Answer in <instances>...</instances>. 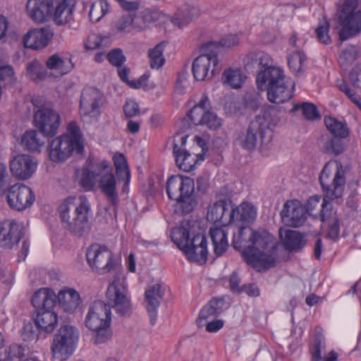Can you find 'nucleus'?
Here are the masks:
<instances>
[{
  "mask_svg": "<svg viewBox=\"0 0 361 361\" xmlns=\"http://www.w3.org/2000/svg\"><path fill=\"white\" fill-rule=\"evenodd\" d=\"M106 295L107 303L102 300L93 302L87 309L84 321L85 326L94 334L92 339L96 344L105 343L111 337V307L121 316H129L132 311L126 290L119 282L111 283Z\"/></svg>",
  "mask_w": 361,
  "mask_h": 361,
  "instance_id": "1",
  "label": "nucleus"
},
{
  "mask_svg": "<svg viewBox=\"0 0 361 361\" xmlns=\"http://www.w3.org/2000/svg\"><path fill=\"white\" fill-rule=\"evenodd\" d=\"M59 209L63 227L71 234L82 237L89 232V219L92 212L91 204L85 195L66 198Z\"/></svg>",
  "mask_w": 361,
  "mask_h": 361,
  "instance_id": "2",
  "label": "nucleus"
},
{
  "mask_svg": "<svg viewBox=\"0 0 361 361\" xmlns=\"http://www.w3.org/2000/svg\"><path fill=\"white\" fill-rule=\"evenodd\" d=\"M247 264L268 269L276 266L277 245L274 237L267 231H255L252 244L243 251Z\"/></svg>",
  "mask_w": 361,
  "mask_h": 361,
  "instance_id": "3",
  "label": "nucleus"
},
{
  "mask_svg": "<svg viewBox=\"0 0 361 361\" xmlns=\"http://www.w3.org/2000/svg\"><path fill=\"white\" fill-rule=\"evenodd\" d=\"M194 181L189 177L172 176L166 182V193L176 202L175 212L182 215L193 211L197 205L194 195Z\"/></svg>",
  "mask_w": 361,
  "mask_h": 361,
  "instance_id": "4",
  "label": "nucleus"
},
{
  "mask_svg": "<svg viewBox=\"0 0 361 361\" xmlns=\"http://www.w3.org/2000/svg\"><path fill=\"white\" fill-rule=\"evenodd\" d=\"M172 240L182 250L190 261L204 264L207 259V242L202 234H197L192 239L190 233L184 226H181L173 232Z\"/></svg>",
  "mask_w": 361,
  "mask_h": 361,
  "instance_id": "5",
  "label": "nucleus"
},
{
  "mask_svg": "<svg viewBox=\"0 0 361 361\" xmlns=\"http://www.w3.org/2000/svg\"><path fill=\"white\" fill-rule=\"evenodd\" d=\"M218 45L206 42L200 48L201 54L192 63V71L197 81L211 80L221 69L218 59Z\"/></svg>",
  "mask_w": 361,
  "mask_h": 361,
  "instance_id": "6",
  "label": "nucleus"
},
{
  "mask_svg": "<svg viewBox=\"0 0 361 361\" xmlns=\"http://www.w3.org/2000/svg\"><path fill=\"white\" fill-rule=\"evenodd\" d=\"M345 171L340 163L326 164L319 176L324 195L332 201L341 200L345 185Z\"/></svg>",
  "mask_w": 361,
  "mask_h": 361,
  "instance_id": "7",
  "label": "nucleus"
},
{
  "mask_svg": "<svg viewBox=\"0 0 361 361\" xmlns=\"http://www.w3.org/2000/svg\"><path fill=\"white\" fill-rule=\"evenodd\" d=\"M271 136L272 132L269 127V121L264 114H259L251 121L246 132L239 135L238 141L244 149L252 150L257 145L269 142Z\"/></svg>",
  "mask_w": 361,
  "mask_h": 361,
  "instance_id": "8",
  "label": "nucleus"
},
{
  "mask_svg": "<svg viewBox=\"0 0 361 361\" xmlns=\"http://www.w3.org/2000/svg\"><path fill=\"white\" fill-rule=\"evenodd\" d=\"M357 0H345L338 9V20L342 28L339 30V40L343 42L361 31V10H357Z\"/></svg>",
  "mask_w": 361,
  "mask_h": 361,
  "instance_id": "9",
  "label": "nucleus"
},
{
  "mask_svg": "<svg viewBox=\"0 0 361 361\" xmlns=\"http://www.w3.org/2000/svg\"><path fill=\"white\" fill-rule=\"evenodd\" d=\"M78 334V330L73 326H61L51 345L54 357L61 361L67 360L74 351Z\"/></svg>",
  "mask_w": 361,
  "mask_h": 361,
  "instance_id": "10",
  "label": "nucleus"
},
{
  "mask_svg": "<svg viewBox=\"0 0 361 361\" xmlns=\"http://www.w3.org/2000/svg\"><path fill=\"white\" fill-rule=\"evenodd\" d=\"M210 107L209 99L204 94L187 116L195 126H203L210 130H216L221 126V119L216 113L209 110Z\"/></svg>",
  "mask_w": 361,
  "mask_h": 361,
  "instance_id": "11",
  "label": "nucleus"
},
{
  "mask_svg": "<svg viewBox=\"0 0 361 361\" xmlns=\"http://www.w3.org/2000/svg\"><path fill=\"white\" fill-rule=\"evenodd\" d=\"M86 257L90 267L99 274H105L115 269L113 253L104 245H92L87 250Z\"/></svg>",
  "mask_w": 361,
  "mask_h": 361,
  "instance_id": "12",
  "label": "nucleus"
},
{
  "mask_svg": "<svg viewBox=\"0 0 361 361\" xmlns=\"http://www.w3.org/2000/svg\"><path fill=\"white\" fill-rule=\"evenodd\" d=\"M49 156L54 162H62L68 159L73 152L81 154L84 149L82 144H76L68 134H62L49 143Z\"/></svg>",
  "mask_w": 361,
  "mask_h": 361,
  "instance_id": "13",
  "label": "nucleus"
},
{
  "mask_svg": "<svg viewBox=\"0 0 361 361\" xmlns=\"http://www.w3.org/2000/svg\"><path fill=\"white\" fill-rule=\"evenodd\" d=\"M99 173L97 178L98 188L107 197L109 202L115 205L118 202V192L116 180L112 173V169L109 161L103 160L99 162Z\"/></svg>",
  "mask_w": 361,
  "mask_h": 361,
  "instance_id": "14",
  "label": "nucleus"
},
{
  "mask_svg": "<svg viewBox=\"0 0 361 361\" xmlns=\"http://www.w3.org/2000/svg\"><path fill=\"white\" fill-rule=\"evenodd\" d=\"M35 126L46 137L54 136L60 124V116L51 108L42 106L34 116Z\"/></svg>",
  "mask_w": 361,
  "mask_h": 361,
  "instance_id": "15",
  "label": "nucleus"
},
{
  "mask_svg": "<svg viewBox=\"0 0 361 361\" xmlns=\"http://www.w3.org/2000/svg\"><path fill=\"white\" fill-rule=\"evenodd\" d=\"M282 223L289 227L299 228L307 219V210L298 200H287L280 213Z\"/></svg>",
  "mask_w": 361,
  "mask_h": 361,
  "instance_id": "16",
  "label": "nucleus"
},
{
  "mask_svg": "<svg viewBox=\"0 0 361 361\" xmlns=\"http://www.w3.org/2000/svg\"><path fill=\"white\" fill-rule=\"evenodd\" d=\"M25 234L22 223L14 220H6L0 223V247L12 249Z\"/></svg>",
  "mask_w": 361,
  "mask_h": 361,
  "instance_id": "17",
  "label": "nucleus"
},
{
  "mask_svg": "<svg viewBox=\"0 0 361 361\" xmlns=\"http://www.w3.org/2000/svg\"><path fill=\"white\" fill-rule=\"evenodd\" d=\"M35 196L32 190L23 184H15L8 188L7 202L9 206L18 211L30 207L35 201Z\"/></svg>",
  "mask_w": 361,
  "mask_h": 361,
  "instance_id": "18",
  "label": "nucleus"
},
{
  "mask_svg": "<svg viewBox=\"0 0 361 361\" xmlns=\"http://www.w3.org/2000/svg\"><path fill=\"white\" fill-rule=\"evenodd\" d=\"M308 345L312 361H336L338 359V355L335 350L325 353V337L323 329L319 326L315 327L314 336Z\"/></svg>",
  "mask_w": 361,
  "mask_h": 361,
  "instance_id": "19",
  "label": "nucleus"
},
{
  "mask_svg": "<svg viewBox=\"0 0 361 361\" xmlns=\"http://www.w3.org/2000/svg\"><path fill=\"white\" fill-rule=\"evenodd\" d=\"M103 99V94L98 89L92 87H85L80 101L81 114L98 117L100 115V106Z\"/></svg>",
  "mask_w": 361,
  "mask_h": 361,
  "instance_id": "20",
  "label": "nucleus"
},
{
  "mask_svg": "<svg viewBox=\"0 0 361 361\" xmlns=\"http://www.w3.org/2000/svg\"><path fill=\"white\" fill-rule=\"evenodd\" d=\"M54 8L53 0H27L26 4L28 16L38 23H44L51 17Z\"/></svg>",
  "mask_w": 361,
  "mask_h": 361,
  "instance_id": "21",
  "label": "nucleus"
},
{
  "mask_svg": "<svg viewBox=\"0 0 361 361\" xmlns=\"http://www.w3.org/2000/svg\"><path fill=\"white\" fill-rule=\"evenodd\" d=\"M231 208L233 205L231 201L218 200L208 207L207 219L214 223L219 222L224 226L231 224Z\"/></svg>",
  "mask_w": 361,
  "mask_h": 361,
  "instance_id": "22",
  "label": "nucleus"
},
{
  "mask_svg": "<svg viewBox=\"0 0 361 361\" xmlns=\"http://www.w3.org/2000/svg\"><path fill=\"white\" fill-rule=\"evenodd\" d=\"M37 164L32 157L20 154L15 157L10 162L12 174L22 180L28 179L35 171Z\"/></svg>",
  "mask_w": 361,
  "mask_h": 361,
  "instance_id": "23",
  "label": "nucleus"
},
{
  "mask_svg": "<svg viewBox=\"0 0 361 361\" xmlns=\"http://www.w3.org/2000/svg\"><path fill=\"white\" fill-rule=\"evenodd\" d=\"M286 76L282 69L269 64L257 74L256 82L259 90L264 91L271 86L282 82Z\"/></svg>",
  "mask_w": 361,
  "mask_h": 361,
  "instance_id": "24",
  "label": "nucleus"
},
{
  "mask_svg": "<svg viewBox=\"0 0 361 361\" xmlns=\"http://www.w3.org/2000/svg\"><path fill=\"white\" fill-rule=\"evenodd\" d=\"M54 33L49 27L30 30L24 36L23 43L27 48L42 49L48 45Z\"/></svg>",
  "mask_w": 361,
  "mask_h": 361,
  "instance_id": "25",
  "label": "nucleus"
},
{
  "mask_svg": "<svg viewBox=\"0 0 361 361\" xmlns=\"http://www.w3.org/2000/svg\"><path fill=\"white\" fill-rule=\"evenodd\" d=\"M164 295V288L159 283L149 286L145 290V297L147 302V310L149 316L151 325H154L157 322V309L161 300Z\"/></svg>",
  "mask_w": 361,
  "mask_h": 361,
  "instance_id": "26",
  "label": "nucleus"
},
{
  "mask_svg": "<svg viewBox=\"0 0 361 361\" xmlns=\"http://www.w3.org/2000/svg\"><path fill=\"white\" fill-rule=\"evenodd\" d=\"M55 7L52 12V19L59 26L66 25L73 21V12L76 1L54 2Z\"/></svg>",
  "mask_w": 361,
  "mask_h": 361,
  "instance_id": "27",
  "label": "nucleus"
},
{
  "mask_svg": "<svg viewBox=\"0 0 361 361\" xmlns=\"http://www.w3.org/2000/svg\"><path fill=\"white\" fill-rule=\"evenodd\" d=\"M293 85L288 80L271 86L267 91L269 102L274 104H281L288 101L293 97Z\"/></svg>",
  "mask_w": 361,
  "mask_h": 361,
  "instance_id": "28",
  "label": "nucleus"
},
{
  "mask_svg": "<svg viewBox=\"0 0 361 361\" xmlns=\"http://www.w3.org/2000/svg\"><path fill=\"white\" fill-rule=\"evenodd\" d=\"M31 302L36 311L53 310L56 295L51 289L42 288L33 294Z\"/></svg>",
  "mask_w": 361,
  "mask_h": 361,
  "instance_id": "29",
  "label": "nucleus"
},
{
  "mask_svg": "<svg viewBox=\"0 0 361 361\" xmlns=\"http://www.w3.org/2000/svg\"><path fill=\"white\" fill-rule=\"evenodd\" d=\"M59 307L66 312L73 313L79 307L81 298L78 292L73 288H65L57 295Z\"/></svg>",
  "mask_w": 361,
  "mask_h": 361,
  "instance_id": "30",
  "label": "nucleus"
},
{
  "mask_svg": "<svg viewBox=\"0 0 361 361\" xmlns=\"http://www.w3.org/2000/svg\"><path fill=\"white\" fill-rule=\"evenodd\" d=\"M272 63L271 56L263 51H252L247 54L243 60L244 68L248 72H257L267 68Z\"/></svg>",
  "mask_w": 361,
  "mask_h": 361,
  "instance_id": "31",
  "label": "nucleus"
},
{
  "mask_svg": "<svg viewBox=\"0 0 361 361\" xmlns=\"http://www.w3.org/2000/svg\"><path fill=\"white\" fill-rule=\"evenodd\" d=\"M257 216V209L249 202H243L231 208V224L241 222L245 224L252 223Z\"/></svg>",
  "mask_w": 361,
  "mask_h": 361,
  "instance_id": "32",
  "label": "nucleus"
},
{
  "mask_svg": "<svg viewBox=\"0 0 361 361\" xmlns=\"http://www.w3.org/2000/svg\"><path fill=\"white\" fill-rule=\"evenodd\" d=\"M224 306L223 299H212L207 305H204L200 310L196 323L199 327H203L205 322L216 317L222 311Z\"/></svg>",
  "mask_w": 361,
  "mask_h": 361,
  "instance_id": "33",
  "label": "nucleus"
},
{
  "mask_svg": "<svg viewBox=\"0 0 361 361\" xmlns=\"http://www.w3.org/2000/svg\"><path fill=\"white\" fill-rule=\"evenodd\" d=\"M33 319L38 329L47 333H51L58 324V316L53 310L36 311Z\"/></svg>",
  "mask_w": 361,
  "mask_h": 361,
  "instance_id": "34",
  "label": "nucleus"
},
{
  "mask_svg": "<svg viewBox=\"0 0 361 361\" xmlns=\"http://www.w3.org/2000/svg\"><path fill=\"white\" fill-rule=\"evenodd\" d=\"M321 197L317 195L312 196L308 200L307 207V215H317L319 212L321 221H324L330 214L331 200L325 195L323 201L320 203Z\"/></svg>",
  "mask_w": 361,
  "mask_h": 361,
  "instance_id": "35",
  "label": "nucleus"
},
{
  "mask_svg": "<svg viewBox=\"0 0 361 361\" xmlns=\"http://www.w3.org/2000/svg\"><path fill=\"white\" fill-rule=\"evenodd\" d=\"M173 153L176 163L180 170L190 171L197 164V154L189 153L185 149L179 147L176 143L173 145Z\"/></svg>",
  "mask_w": 361,
  "mask_h": 361,
  "instance_id": "36",
  "label": "nucleus"
},
{
  "mask_svg": "<svg viewBox=\"0 0 361 361\" xmlns=\"http://www.w3.org/2000/svg\"><path fill=\"white\" fill-rule=\"evenodd\" d=\"M279 236L286 250L298 251L305 244L303 235L298 231L279 229Z\"/></svg>",
  "mask_w": 361,
  "mask_h": 361,
  "instance_id": "37",
  "label": "nucleus"
},
{
  "mask_svg": "<svg viewBox=\"0 0 361 361\" xmlns=\"http://www.w3.org/2000/svg\"><path fill=\"white\" fill-rule=\"evenodd\" d=\"M43 134L37 130H27L21 137V144L25 150L32 152H39L45 144V137Z\"/></svg>",
  "mask_w": 361,
  "mask_h": 361,
  "instance_id": "38",
  "label": "nucleus"
},
{
  "mask_svg": "<svg viewBox=\"0 0 361 361\" xmlns=\"http://www.w3.org/2000/svg\"><path fill=\"white\" fill-rule=\"evenodd\" d=\"M109 4L106 0H87L84 3V11L88 10L90 20L97 23L109 11Z\"/></svg>",
  "mask_w": 361,
  "mask_h": 361,
  "instance_id": "39",
  "label": "nucleus"
},
{
  "mask_svg": "<svg viewBox=\"0 0 361 361\" xmlns=\"http://www.w3.org/2000/svg\"><path fill=\"white\" fill-rule=\"evenodd\" d=\"M157 12L148 8L132 14L133 30L137 32L145 30L149 23L157 20Z\"/></svg>",
  "mask_w": 361,
  "mask_h": 361,
  "instance_id": "40",
  "label": "nucleus"
},
{
  "mask_svg": "<svg viewBox=\"0 0 361 361\" xmlns=\"http://www.w3.org/2000/svg\"><path fill=\"white\" fill-rule=\"evenodd\" d=\"M199 15V11L192 6H185L179 8L171 18V23L180 27L185 26Z\"/></svg>",
  "mask_w": 361,
  "mask_h": 361,
  "instance_id": "41",
  "label": "nucleus"
},
{
  "mask_svg": "<svg viewBox=\"0 0 361 361\" xmlns=\"http://www.w3.org/2000/svg\"><path fill=\"white\" fill-rule=\"evenodd\" d=\"M255 233V231L248 226H240L238 229V233L233 234V247L236 250H245L247 246L252 244Z\"/></svg>",
  "mask_w": 361,
  "mask_h": 361,
  "instance_id": "42",
  "label": "nucleus"
},
{
  "mask_svg": "<svg viewBox=\"0 0 361 361\" xmlns=\"http://www.w3.org/2000/svg\"><path fill=\"white\" fill-rule=\"evenodd\" d=\"M46 66L49 70L57 71L62 75L68 73L73 68L71 59L65 60L58 54H54L47 59Z\"/></svg>",
  "mask_w": 361,
  "mask_h": 361,
  "instance_id": "43",
  "label": "nucleus"
},
{
  "mask_svg": "<svg viewBox=\"0 0 361 361\" xmlns=\"http://www.w3.org/2000/svg\"><path fill=\"white\" fill-rule=\"evenodd\" d=\"M210 237L214 245V252L221 256L226 250L228 243L227 233L221 228H210Z\"/></svg>",
  "mask_w": 361,
  "mask_h": 361,
  "instance_id": "44",
  "label": "nucleus"
},
{
  "mask_svg": "<svg viewBox=\"0 0 361 361\" xmlns=\"http://www.w3.org/2000/svg\"><path fill=\"white\" fill-rule=\"evenodd\" d=\"M113 160L117 176L124 181L125 185H128L130 179V174L125 156L121 153L116 154Z\"/></svg>",
  "mask_w": 361,
  "mask_h": 361,
  "instance_id": "45",
  "label": "nucleus"
},
{
  "mask_svg": "<svg viewBox=\"0 0 361 361\" xmlns=\"http://www.w3.org/2000/svg\"><path fill=\"white\" fill-rule=\"evenodd\" d=\"M326 128L334 137H346L349 134L347 125L331 116L324 117Z\"/></svg>",
  "mask_w": 361,
  "mask_h": 361,
  "instance_id": "46",
  "label": "nucleus"
},
{
  "mask_svg": "<svg viewBox=\"0 0 361 361\" xmlns=\"http://www.w3.org/2000/svg\"><path fill=\"white\" fill-rule=\"evenodd\" d=\"M30 352L27 345L13 343L5 350V357L0 358V361H11L15 359L22 360Z\"/></svg>",
  "mask_w": 361,
  "mask_h": 361,
  "instance_id": "47",
  "label": "nucleus"
},
{
  "mask_svg": "<svg viewBox=\"0 0 361 361\" xmlns=\"http://www.w3.org/2000/svg\"><path fill=\"white\" fill-rule=\"evenodd\" d=\"M245 77L243 75L239 69L226 70L224 72L222 75V80L224 84L229 85L233 89L241 87Z\"/></svg>",
  "mask_w": 361,
  "mask_h": 361,
  "instance_id": "48",
  "label": "nucleus"
},
{
  "mask_svg": "<svg viewBox=\"0 0 361 361\" xmlns=\"http://www.w3.org/2000/svg\"><path fill=\"white\" fill-rule=\"evenodd\" d=\"M99 170V162H98L92 165L91 170L84 171L80 180L81 186L87 190H92L95 182H97Z\"/></svg>",
  "mask_w": 361,
  "mask_h": 361,
  "instance_id": "49",
  "label": "nucleus"
},
{
  "mask_svg": "<svg viewBox=\"0 0 361 361\" xmlns=\"http://www.w3.org/2000/svg\"><path fill=\"white\" fill-rule=\"evenodd\" d=\"M307 57L301 50H296L288 57V63L290 67L298 76L303 73L304 63Z\"/></svg>",
  "mask_w": 361,
  "mask_h": 361,
  "instance_id": "50",
  "label": "nucleus"
},
{
  "mask_svg": "<svg viewBox=\"0 0 361 361\" xmlns=\"http://www.w3.org/2000/svg\"><path fill=\"white\" fill-rule=\"evenodd\" d=\"M164 48V43L161 42L149 51L151 68L158 69L164 64L165 59L163 56Z\"/></svg>",
  "mask_w": 361,
  "mask_h": 361,
  "instance_id": "51",
  "label": "nucleus"
},
{
  "mask_svg": "<svg viewBox=\"0 0 361 361\" xmlns=\"http://www.w3.org/2000/svg\"><path fill=\"white\" fill-rule=\"evenodd\" d=\"M338 89L361 110V98L351 89L348 83L343 79H338L336 82Z\"/></svg>",
  "mask_w": 361,
  "mask_h": 361,
  "instance_id": "52",
  "label": "nucleus"
},
{
  "mask_svg": "<svg viewBox=\"0 0 361 361\" xmlns=\"http://www.w3.org/2000/svg\"><path fill=\"white\" fill-rule=\"evenodd\" d=\"M299 109L302 110L303 116L307 120L312 121L319 118V113L317 106L312 103L296 104L293 106L291 111H296Z\"/></svg>",
  "mask_w": 361,
  "mask_h": 361,
  "instance_id": "53",
  "label": "nucleus"
},
{
  "mask_svg": "<svg viewBox=\"0 0 361 361\" xmlns=\"http://www.w3.org/2000/svg\"><path fill=\"white\" fill-rule=\"evenodd\" d=\"M27 72L33 80H42L47 76V71L37 60H33L27 64Z\"/></svg>",
  "mask_w": 361,
  "mask_h": 361,
  "instance_id": "54",
  "label": "nucleus"
},
{
  "mask_svg": "<svg viewBox=\"0 0 361 361\" xmlns=\"http://www.w3.org/2000/svg\"><path fill=\"white\" fill-rule=\"evenodd\" d=\"M329 23L326 19L319 21L315 33L317 39L320 43L327 45L331 42V39L329 35Z\"/></svg>",
  "mask_w": 361,
  "mask_h": 361,
  "instance_id": "55",
  "label": "nucleus"
},
{
  "mask_svg": "<svg viewBox=\"0 0 361 361\" xmlns=\"http://www.w3.org/2000/svg\"><path fill=\"white\" fill-rule=\"evenodd\" d=\"M119 5L120 8L127 15L137 13L142 8V1L141 0H115Z\"/></svg>",
  "mask_w": 361,
  "mask_h": 361,
  "instance_id": "56",
  "label": "nucleus"
},
{
  "mask_svg": "<svg viewBox=\"0 0 361 361\" xmlns=\"http://www.w3.org/2000/svg\"><path fill=\"white\" fill-rule=\"evenodd\" d=\"M108 38L102 37L97 34H92L88 36L85 43V47L87 50L99 49L104 47H107L106 44H104V42H107Z\"/></svg>",
  "mask_w": 361,
  "mask_h": 361,
  "instance_id": "57",
  "label": "nucleus"
},
{
  "mask_svg": "<svg viewBox=\"0 0 361 361\" xmlns=\"http://www.w3.org/2000/svg\"><path fill=\"white\" fill-rule=\"evenodd\" d=\"M343 137H334L326 142V152L329 154L338 155L344 151V145L341 139Z\"/></svg>",
  "mask_w": 361,
  "mask_h": 361,
  "instance_id": "58",
  "label": "nucleus"
},
{
  "mask_svg": "<svg viewBox=\"0 0 361 361\" xmlns=\"http://www.w3.org/2000/svg\"><path fill=\"white\" fill-rule=\"evenodd\" d=\"M357 59V52L353 47H347L340 55L339 63L343 66L353 63Z\"/></svg>",
  "mask_w": 361,
  "mask_h": 361,
  "instance_id": "59",
  "label": "nucleus"
},
{
  "mask_svg": "<svg viewBox=\"0 0 361 361\" xmlns=\"http://www.w3.org/2000/svg\"><path fill=\"white\" fill-rule=\"evenodd\" d=\"M109 63L116 67H121L126 61V56L121 49H114L107 54Z\"/></svg>",
  "mask_w": 361,
  "mask_h": 361,
  "instance_id": "60",
  "label": "nucleus"
},
{
  "mask_svg": "<svg viewBox=\"0 0 361 361\" xmlns=\"http://www.w3.org/2000/svg\"><path fill=\"white\" fill-rule=\"evenodd\" d=\"M38 328L30 322L24 325L22 337L24 341H32L38 338Z\"/></svg>",
  "mask_w": 361,
  "mask_h": 361,
  "instance_id": "61",
  "label": "nucleus"
},
{
  "mask_svg": "<svg viewBox=\"0 0 361 361\" xmlns=\"http://www.w3.org/2000/svg\"><path fill=\"white\" fill-rule=\"evenodd\" d=\"M116 27L118 32H130L133 30L132 14L123 15L116 23Z\"/></svg>",
  "mask_w": 361,
  "mask_h": 361,
  "instance_id": "62",
  "label": "nucleus"
},
{
  "mask_svg": "<svg viewBox=\"0 0 361 361\" xmlns=\"http://www.w3.org/2000/svg\"><path fill=\"white\" fill-rule=\"evenodd\" d=\"M123 112L126 117L131 118L140 114L138 104L133 100H127L123 106Z\"/></svg>",
  "mask_w": 361,
  "mask_h": 361,
  "instance_id": "63",
  "label": "nucleus"
},
{
  "mask_svg": "<svg viewBox=\"0 0 361 361\" xmlns=\"http://www.w3.org/2000/svg\"><path fill=\"white\" fill-rule=\"evenodd\" d=\"M66 134L68 135V137L72 140H75L76 144H82L81 141V133L80 128L78 124L75 121H71L67 126V133Z\"/></svg>",
  "mask_w": 361,
  "mask_h": 361,
  "instance_id": "64",
  "label": "nucleus"
}]
</instances>
